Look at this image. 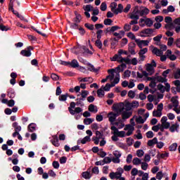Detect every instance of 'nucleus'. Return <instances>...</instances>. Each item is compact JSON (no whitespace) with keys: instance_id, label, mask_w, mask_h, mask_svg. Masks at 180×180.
I'll list each match as a JSON object with an SVG mask.
<instances>
[{"instance_id":"cd10ccee","label":"nucleus","mask_w":180,"mask_h":180,"mask_svg":"<svg viewBox=\"0 0 180 180\" xmlns=\"http://www.w3.org/2000/svg\"><path fill=\"white\" fill-rule=\"evenodd\" d=\"M179 127V125L178 124H172V125L169 127V131H170L172 133H174V131H175V130H177Z\"/></svg>"},{"instance_id":"5701e85b","label":"nucleus","mask_w":180,"mask_h":180,"mask_svg":"<svg viewBox=\"0 0 180 180\" xmlns=\"http://www.w3.org/2000/svg\"><path fill=\"white\" fill-rule=\"evenodd\" d=\"M36 131V124L34 123H31L28 125V131H31V133H33V131Z\"/></svg>"},{"instance_id":"4be33fe9","label":"nucleus","mask_w":180,"mask_h":180,"mask_svg":"<svg viewBox=\"0 0 180 180\" xmlns=\"http://www.w3.org/2000/svg\"><path fill=\"white\" fill-rule=\"evenodd\" d=\"M167 173H162V172H158L157 174H156V178L158 179V180H161L162 179L163 176H167Z\"/></svg>"},{"instance_id":"b1692460","label":"nucleus","mask_w":180,"mask_h":180,"mask_svg":"<svg viewBox=\"0 0 180 180\" xmlns=\"http://www.w3.org/2000/svg\"><path fill=\"white\" fill-rule=\"evenodd\" d=\"M176 148H178V143H172L169 147V151H176Z\"/></svg>"},{"instance_id":"a878e982","label":"nucleus","mask_w":180,"mask_h":180,"mask_svg":"<svg viewBox=\"0 0 180 180\" xmlns=\"http://www.w3.org/2000/svg\"><path fill=\"white\" fill-rule=\"evenodd\" d=\"M97 95L99 98H103L105 96V91H103V89L101 88L97 90Z\"/></svg>"},{"instance_id":"39448f33","label":"nucleus","mask_w":180,"mask_h":180,"mask_svg":"<svg viewBox=\"0 0 180 180\" xmlns=\"http://www.w3.org/2000/svg\"><path fill=\"white\" fill-rule=\"evenodd\" d=\"M173 84L175 85L176 87H172V91L174 95H176V92H180V81L175 80L173 82ZM175 89L176 91H175Z\"/></svg>"},{"instance_id":"864d4df0","label":"nucleus","mask_w":180,"mask_h":180,"mask_svg":"<svg viewBox=\"0 0 180 180\" xmlns=\"http://www.w3.org/2000/svg\"><path fill=\"white\" fill-rule=\"evenodd\" d=\"M103 162L104 164H110V162H112V159L110 158H109V157H105L103 160Z\"/></svg>"},{"instance_id":"423d86ee","label":"nucleus","mask_w":180,"mask_h":180,"mask_svg":"<svg viewBox=\"0 0 180 180\" xmlns=\"http://www.w3.org/2000/svg\"><path fill=\"white\" fill-rule=\"evenodd\" d=\"M143 9L138 10L136 13L140 15V16H144V15H148L150 13V10L147 7H143Z\"/></svg>"},{"instance_id":"603ef678","label":"nucleus","mask_w":180,"mask_h":180,"mask_svg":"<svg viewBox=\"0 0 180 180\" xmlns=\"http://www.w3.org/2000/svg\"><path fill=\"white\" fill-rule=\"evenodd\" d=\"M147 51H148V49H147V48L141 49L139 52V56H144V54H146V53H147Z\"/></svg>"},{"instance_id":"e433bc0d","label":"nucleus","mask_w":180,"mask_h":180,"mask_svg":"<svg viewBox=\"0 0 180 180\" xmlns=\"http://www.w3.org/2000/svg\"><path fill=\"white\" fill-rule=\"evenodd\" d=\"M85 27H86V29H88L89 30H95V27L94 26V25L92 24H89V23H85L84 24Z\"/></svg>"},{"instance_id":"774afa93","label":"nucleus","mask_w":180,"mask_h":180,"mask_svg":"<svg viewBox=\"0 0 180 180\" xmlns=\"http://www.w3.org/2000/svg\"><path fill=\"white\" fill-rule=\"evenodd\" d=\"M131 105L132 106V108H139V101H134L131 103Z\"/></svg>"},{"instance_id":"58836bf2","label":"nucleus","mask_w":180,"mask_h":180,"mask_svg":"<svg viewBox=\"0 0 180 180\" xmlns=\"http://www.w3.org/2000/svg\"><path fill=\"white\" fill-rule=\"evenodd\" d=\"M130 19H134V20H138L139 19H140V16H139V15L132 13V14H131V15L129 16Z\"/></svg>"},{"instance_id":"aec40b11","label":"nucleus","mask_w":180,"mask_h":180,"mask_svg":"<svg viewBox=\"0 0 180 180\" xmlns=\"http://www.w3.org/2000/svg\"><path fill=\"white\" fill-rule=\"evenodd\" d=\"M89 68L88 70L91 71V72H98V71H99L100 68H95V66H94L92 64L89 63Z\"/></svg>"},{"instance_id":"bf43d9fd","label":"nucleus","mask_w":180,"mask_h":180,"mask_svg":"<svg viewBox=\"0 0 180 180\" xmlns=\"http://www.w3.org/2000/svg\"><path fill=\"white\" fill-rule=\"evenodd\" d=\"M135 41L138 44L139 49H143V40L135 39Z\"/></svg>"},{"instance_id":"2f4dec72","label":"nucleus","mask_w":180,"mask_h":180,"mask_svg":"<svg viewBox=\"0 0 180 180\" xmlns=\"http://www.w3.org/2000/svg\"><path fill=\"white\" fill-rule=\"evenodd\" d=\"M83 9L86 12H91V11H92V9H94V6H91V4H89V5H86V6H84Z\"/></svg>"},{"instance_id":"13d9d810","label":"nucleus","mask_w":180,"mask_h":180,"mask_svg":"<svg viewBox=\"0 0 180 180\" xmlns=\"http://www.w3.org/2000/svg\"><path fill=\"white\" fill-rule=\"evenodd\" d=\"M180 78V68H178L176 72L174 73V79H179Z\"/></svg>"},{"instance_id":"7c9ffc66","label":"nucleus","mask_w":180,"mask_h":180,"mask_svg":"<svg viewBox=\"0 0 180 180\" xmlns=\"http://www.w3.org/2000/svg\"><path fill=\"white\" fill-rule=\"evenodd\" d=\"M31 29H33L34 32H36L37 33H38V34H40L41 36H43V37H47V34L42 33L41 31H39V30H37L36 27H34V26L31 27Z\"/></svg>"},{"instance_id":"69168bd1","label":"nucleus","mask_w":180,"mask_h":180,"mask_svg":"<svg viewBox=\"0 0 180 180\" xmlns=\"http://www.w3.org/2000/svg\"><path fill=\"white\" fill-rule=\"evenodd\" d=\"M93 174L98 175L99 174V168L98 167H94L91 170Z\"/></svg>"},{"instance_id":"49530a36","label":"nucleus","mask_w":180,"mask_h":180,"mask_svg":"<svg viewBox=\"0 0 180 180\" xmlns=\"http://www.w3.org/2000/svg\"><path fill=\"white\" fill-rule=\"evenodd\" d=\"M80 82H90L92 83V78L91 77H84L80 80Z\"/></svg>"},{"instance_id":"6e6552de","label":"nucleus","mask_w":180,"mask_h":180,"mask_svg":"<svg viewBox=\"0 0 180 180\" xmlns=\"http://www.w3.org/2000/svg\"><path fill=\"white\" fill-rule=\"evenodd\" d=\"M82 176L84 179H91L92 177V174H91V169H89L86 172H83L82 173Z\"/></svg>"},{"instance_id":"5fc2aeb1","label":"nucleus","mask_w":180,"mask_h":180,"mask_svg":"<svg viewBox=\"0 0 180 180\" xmlns=\"http://www.w3.org/2000/svg\"><path fill=\"white\" fill-rule=\"evenodd\" d=\"M95 45L96 47H98V49H102V41H101V39H97L96 41Z\"/></svg>"},{"instance_id":"f8f14e48","label":"nucleus","mask_w":180,"mask_h":180,"mask_svg":"<svg viewBox=\"0 0 180 180\" xmlns=\"http://www.w3.org/2000/svg\"><path fill=\"white\" fill-rule=\"evenodd\" d=\"M171 102L173 103L174 108H178L179 106V101H178V96H175L172 98Z\"/></svg>"},{"instance_id":"6e6d98bb","label":"nucleus","mask_w":180,"mask_h":180,"mask_svg":"<svg viewBox=\"0 0 180 180\" xmlns=\"http://www.w3.org/2000/svg\"><path fill=\"white\" fill-rule=\"evenodd\" d=\"M7 105L9 108H13V106H15V100L11 99L8 101Z\"/></svg>"},{"instance_id":"f257e3e1","label":"nucleus","mask_w":180,"mask_h":180,"mask_svg":"<svg viewBox=\"0 0 180 180\" xmlns=\"http://www.w3.org/2000/svg\"><path fill=\"white\" fill-rule=\"evenodd\" d=\"M75 105H77V103H75V102H71L70 107H68V110L70 115H72V116H74L75 113H81V112H82V108H81L80 107L75 108Z\"/></svg>"},{"instance_id":"a18cd8bd","label":"nucleus","mask_w":180,"mask_h":180,"mask_svg":"<svg viewBox=\"0 0 180 180\" xmlns=\"http://www.w3.org/2000/svg\"><path fill=\"white\" fill-rule=\"evenodd\" d=\"M110 8H111L112 12H113L114 13L116 8H117V3H115V2L111 3Z\"/></svg>"},{"instance_id":"7ed1b4c3","label":"nucleus","mask_w":180,"mask_h":180,"mask_svg":"<svg viewBox=\"0 0 180 180\" xmlns=\"http://www.w3.org/2000/svg\"><path fill=\"white\" fill-rule=\"evenodd\" d=\"M32 46H27V50L24 49L20 51L21 56H23V57H30L32 56V50H33Z\"/></svg>"},{"instance_id":"a19ab883","label":"nucleus","mask_w":180,"mask_h":180,"mask_svg":"<svg viewBox=\"0 0 180 180\" xmlns=\"http://www.w3.org/2000/svg\"><path fill=\"white\" fill-rule=\"evenodd\" d=\"M94 120L91 119V118H85L84 120V124H86V125L91 124V123H92L94 122Z\"/></svg>"},{"instance_id":"e2e57ef3","label":"nucleus","mask_w":180,"mask_h":180,"mask_svg":"<svg viewBox=\"0 0 180 180\" xmlns=\"http://www.w3.org/2000/svg\"><path fill=\"white\" fill-rule=\"evenodd\" d=\"M113 155H115L116 158H120V157H122V153H120L119 150H115L113 152Z\"/></svg>"},{"instance_id":"72a5a7b5","label":"nucleus","mask_w":180,"mask_h":180,"mask_svg":"<svg viewBox=\"0 0 180 180\" xmlns=\"http://www.w3.org/2000/svg\"><path fill=\"white\" fill-rule=\"evenodd\" d=\"M124 108L125 110H127V112H129V110H131V108H133V105H131V103L130 102H127L126 103Z\"/></svg>"},{"instance_id":"393cba45","label":"nucleus","mask_w":180,"mask_h":180,"mask_svg":"<svg viewBox=\"0 0 180 180\" xmlns=\"http://www.w3.org/2000/svg\"><path fill=\"white\" fill-rule=\"evenodd\" d=\"M153 116L154 117H161L162 116V112L158 110H153Z\"/></svg>"},{"instance_id":"f704fd0d","label":"nucleus","mask_w":180,"mask_h":180,"mask_svg":"<svg viewBox=\"0 0 180 180\" xmlns=\"http://www.w3.org/2000/svg\"><path fill=\"white\" fill-rule=\"evenodd\" d=\"M102 33H103V30H98L96 32L97 40H101V39H102Z\"/></svg>"},{"instance_id":"dca6fc26","label":"nucleus","mask_w":180,"mask_h":180,"mask_svg":"<svg viewBox=\"0 0 180 180\" xmlns=\"http://www.w3.org/2000/svg\"><path fill=\"white\" fill-rule=\"evenodd\" d=\"M69 65L72 67V68H78L79 67V64L78 63V60L73 59L71 62H70Z\"/></svg>"},{"instance_id":"ddd939ff","label":"nucleus","mask_w":180,"mask_h":180,"mask_svg":"<svg viewBox=\"0 0 180 180\" xmlns=\"http://www.w3.org/2000/svg\"><path fill=\"white\" fill-rule=\"evenodd\" d=\"M153 54H155V56H158L160 57V56H162L163 53L162 51L158 49L157 47H154L152 50Z\"/></svg>"},{"instance_id":"c85d7f7f","label":"nucleus","mask_w":180,"mask_h":180,"mask_svg":"<svg viewBox=\"0 0 180 180\" xmlns=\"http://www.w3.org/2000/svg\"><path fill=\"white\" fill-rule=\"evenodd\" d=\"M68 97V94H62L59 96L58 99L60 101V102H64L67 101V98Z\"/></svg>"},{"instance_id":"c03bdc74","label":"nucleus","mask_w":180,"mask_h":180,"mask_svg":"<svg viewBox=\"0 0 180 180\" xmlns=\"http://www.w3.org/2000/svg\"><path fill=\"white\" fill-rule=\"evenodd\" d=\"M141 169L143 171H147V168H148V163L147 162H141Z\"/></svg>"},{"instance_id":"0eeeda50","label":"nucleus","mask_w":180,"mask_h":180,"mask_svg":"<svg viewBox=\"0 0 180 180\" xmlns=\"http://www.w3.org/2000/svg\"><path fill=\"white\" fill-rule=\"evenodd\" d=\"M146 71L149 72V75H153L154 74V66L151 63H148L146 65Z\"/></svg>"},{"instance_id":"09e8293b","label":"nucleus","mask_w":180,"mask_h":180,"mask_svg":"<svg viewBox=\"0 0 180 180\" xmlns=\"http://www.w3.org/2000/svg\"><path fill=\"white\" fill-rule=\"evenodd\" d=\"M51 78L53 79V81H58L60 79V77L55 73L51 74Z\"/></svg>"},{"instance_id":"2eb2a0df","label":"nucleus","mask_w":180,"mask_h":180,"mask_svg":"<svg viewBox=\"0 0 180 180\" xmlns=\"http://www.w3.org/2000/svg\"><path fill=\"white\" fill-rule=\"evenodd\" d=\"M158 143V139H157V137H155L153 139L148 141V146L149 147H153L154 144H157Z\"/></svg>"},{"instance_id":"ea45409f","label":"nucleus","mask_w":180,"mask_h":180,"mask_svg":"<svg viewBox=\"0 0 180 180\" xmlns=\"http://www.w3.org/2000/svg\"><path fill=\"white\" fill-rule=\"evenodd\" d=\"M120 82V72H118L117 74V76L114 79L113 82L116 84H119Z\"/></svg>"},{"instance_id":"79ce46f5","label":"nucleus","mask_w":180,"mask_h":180,"mask_svg":"<svg viewBox=\"0 0 180 180\" xmlns=\"http://www.w3.org/2000/svg\"><path fill=\"white\" fill-rule=\"evenodd\" d=\"M73 22L75 23H79L81 22V14H77L76 17L73 19Z\"/></svg>"},{"instance_id":"9b49d317","label":"nucleus","mask_w":180,"mask_h":180,"mask_svg":"<svg viewBox=\"0 0 180 180\" xmlns=\"http://www.w3.org/2000/svg\"><path fill=\"white\" fill-rule=\"evenodd\" d=\"M108 117L110 122L114 123L115 122L117 117L115 115V112H109L108 115Z\"/></svg>"},{"instance_id":"8fccbe9b","label":"nucleus","mask_w":180,"mask_h":180,"mask_svg":"<svg viewBox=\"0 0 180 180\" xmlns=\"http://www.w3.org/2000/svg\"><path fill=\"white\" fill-rule=\"evenodd\" d=\"M96 137L98 138L100 140L101 139H103V133L99 131H96Z\"/></svg>"},{"instance_id":"37998d69","label":"nucleus","mask_w":180,"mask_h":180,"mask_svg":"<svg viewBox=\"0 0 180 180\" xmlns=\"http://www.w3.org/2000/svg\"><path fill=\"white\" fill-rule=\"evenodd\" d=\"M88 95H89V92H88V91H86V90L82 91V93H81L82 98H84L86 99V96H88Z\"/></svg>"},{"instance_id":"412c9836","label":"nucleus","mask_w":180,"mask_h":180,"mask_svg":"<svg viewBox=\"0 0 180 180\" xmlns=\"http://www.w3.org/2000/svg\"><path fill=\"white\" fill-rule=\"evenodd\" d=\"M131 115H133L132 112H124L122 113V119L123 120H126V119H129Z\"/></svg>"},{"instance_id":"473e14b6","label":"nucleus","mask_w":180,"mask_h":180,"mask_svg":"<svg viewBox=\"0 0 180 180\" xmlns=\"http://www.w3.org/2000/svg\"><path fill=\"white\" fill-rule=\"evenodd\" d=\"M134 165H140L141 164V160L139 158H134L132 161Z\"/></svg>"},{"instance_id":"1a4fd4ad","label":"nucleus","mask_w":180,"mask_h":180,"mask_svg":"<svg viewBox=\"0 0 180 180\" xmlns=\"http://www.w3.org/2000/svg\"><path fill=\"white\" fill-rule=\"evenodd\" d=\"M53 139L51 141L53 146L55 147H60V143L58 142V136L57 135H54L52 136Z\"/></svg>"},{"instance_id":"de8ad7c7","label":"nucleus","mask_w":180,"mask_h":180,"mask_svg":"<svg viewBox=\"0 0 180 180\" xmlns=\"http://www.w3.org/2000/svg\"><path fill=\"white\" fill-rule=\"evenodd\" d=\"M121 27L117 26V25H115L110 27V32H111V33H113V32H116V30H120Z\"/></svg>"},{"instance_id":"f03ea898","label":"nucleus","mask_w":180,"mask_h":180,"mask_svg":"<svg viewBox=\"0 0 180 180\" xmlns=\"http://www.w3.org/2000/svg\"><path fill=\"white\" fill-rule=\"evenodd\" d=\"M143 22H144L145 24H143ZM146 25L148 27H151L152 25H154V21H153V20H151L150 18H146V20H144L143 18H141L139 21V25L141 26V27H144Z\"/></svg>"},{"instance_id":"4c0bfd02","label":"nucleus","mask_w":180,"mask_h":180,"mask_svg":"<svg viewBox=\"0 0 180 180\" xmlns=\"http://www.w3.org/2000/svg\"><path fill=\"white\" fill-rule=\"evenodd\" d=\"M101 11H102L103 12H105V11H106V9H108V5H106V2H103L101 4V7H100Z\"/></svg>"},{"instance_id":"0e129e2a","label":"nucleus","mask_w":180,"mask_h":180,"mask_svg":"<svg viewBox=\"0 0 180 180\" xmlns=\"http://www.w3.org/2000/svg\"><path fill=\"white\" fill-rule=\"evenodd\" d=\"M134 141V139H133L131 138H127V146H132Z\"/></svg>"},{"instance_id":"052dcab7","label":"nucleus","mask_w":180,"mask_h":180,"mask_svg":"<svg viewBox=\"0 0 180 180\" xmlns=\"http://www.w3.org/2000/svg\"><path fill=\"white\" fill-rule=\"evenodd\" d=\"M139 174V170L136 168H133L131 172V175L132 176H136Z\"/></svg>"},{"instance_id":"9d476101","label":"nucleus","mask_w":180,"mask_h":180,"mask_svg":"<svg viewBox=\"0 0 180 180\" xmlns=\"http://www.w3.org/2000/svg\"><path fill=\"white\" fill-rule=\"evenodd\" d=\"M109 176L110 179H119V178H120V176H122L117 172H112L110 173Z\"/></svg>"},{"instance_id":"4468645a","label":"nucleus","mask_w":180,"mask_h":180,"mask_svg":"<svg viewBox=\"0 0 180 180\" xmlns=\"http://www.w3.org/2000/svg\"><path fill=\"white\" fill-rule=\"evenodd\" d=\"M141 33L142 34H153V33H154V30L151 29V28H146L144 30H143Z\"/></svg>"},{"instance_id":"bb28decb","label":"nucleus","mask_w":180,"mask_h":180,"mask_svg":"<svg viewBox=\"0 0 180 180\" xmlns=\"http://www.w3.org/2000/svg\"><path fill=\"white\" fill-rule=\"evenodd\" d=\"M13 127L15 129V131H20L22 130V127L19 126L18 122L13 123Z\"/></svg>"},{"instance_id":"f3484780","label":"nucleus","mask_w":180,"mask_h":180,"mask_svg":"<svg viewBox=\"0 0 180 180\" xmlns=\"http://www.w3.org/2000/svg\"><path fill=\"white\" fill-rule=\"evenodd\" d=\"M123 12V5L122 4H118V7L115 11H114L115 15H119Z\"/></svg>"},{"instance_id":"20e7f679","label":"nucleus","mask_w":180,"mask_h":180,"mask_svg":"<svg viewBox=\"0 0 180 180\" xmlns=\"http://www.w3.org/2000/svg\"><path fill=\"white\" fill-rule=\"evenodd\" d=\"M112 110H118L119 112H123L124 110V103H120L117 104H113Z\"/></svg>"},{"instance_id":"a211bd4d","label":"nucleus","mask_w":180,"mask_h":180,"mask_svg":"<svg viewBox=\"0 0 180 180\" xmlns=\"http://www.w3.org/2000/svg\"><path fill=\"white\" fill-rule=\"evenodd\" d=\"M88 141H91V137L89 136H85L83 139L79 140L77 141V144H79L81 143L82 144H86Z\"/></svg>"},{"instance_id":"4d7b16f0","label":"nucleus","mask_w":180,"mask_h":180,"mask_svg":"<svg viewBox=\"0 0 180 180\" xmlns=\"http://www.w3.org/2000/svg\"><path fill=\"white\" fill-rule=\"evenodd\" d=\"M146 137L147 139H153V137H154V133L153 132V131H148L146 133Z\"/></svg>"},{"instance_id":"3c124183","label":"nucleus","mask_w":180,"mask_h":180,"mask_svg":"<svg viewBox=\"0 0 180 180\" xmlns=\"http://www.w3.org/2000/svg\"><path fill=\"white\" fill-rule=\"evenodd\" d=\"M128 96L129 98H131V99L134 98V96H136V93L133 90H130L128 92Z\"/></svg>"},{"instance_id":"c9c22d12","label":"nucleus","mask_w":180,"mask_h":180,"mask_svg":"<svg viewBox=\"0 0 180 180\" xmlns=\"http://www.w3.org/2000/svg\"><path fill=\"white\" fill-rule=\"evenodd\" d=\"M156 79H158V82H167V81H168V79H167V78H165V77H161V76H158L157 77H156Z\"/></svg>"},{"instance_id":"338daca9","label":"nucleus","mask_w":180,"mask_h":180,"mask_svg":"<svg viewBox=\"0 0 180 180\" xmlns=\"http://www.w3.org/2000/svg\"><path fill=\"white\" fill-rule=\"evenodd\" d=\"M59 161L60 164H65L67 162V157L65 156L61 157Z\"/></svg>"},{"instance_id":"6ab92c4d","label":"nucleus","mask_w":180,"mask_h":180,"mask_svg":"<svg viewBox=\"0 0 180 180\" xmlns=\"http://www.w3.org/2000/svg\"><path fill=\"white\" fill-rule=\"evenodd\" d=\"M89 112H94V113L98 112V107L95 106L94 104H90L89 105Z\"/></svg>"},{"instance_id":"c756f323","label":"nucleus","mask_w":180,"mask_h":180,"mask_svg":"<svg viewBox=\"0 0 180 180\" xmlns=\"http://www.w3.org/2000/svg\"><path fill=\"white\" fill-rule=\"evenodd\" d=\"M103 23L105 26H110L112 25V23H113V20L110 18H106L104 20Z\"/></svg>"},{"instance_id":"680f3d73","label":"nucleus","mask_w":180,"mask_h":180,"mask_svg":"<svg viewBox=\"0 0 180 180\" xmlns=\"http://www.w3.org/2000/svg\"><path fill=\"white\" fill-rule=\"evenodd\" d=\"M136 155L137 157H143V155H144V151L143 150H138L136 151Z\"/></svg>"}]
</instances>
